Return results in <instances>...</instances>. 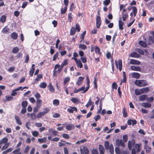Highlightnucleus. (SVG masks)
Instances as JSON below:
<instances>
[{
    "label": "nucleus",
    "mask_w": 154,
    "mask_h": 154,
    "mask_svg": "<svg viewBox=\"0 0 154 154\" xmlns=\"http://www.w3.org/2000/svg\"><path fill=\"white\" fill-rule=\"evenodd\" d=\"M135 84L140 87L145 86L148 85L146 81L143 80H136L135 82Z\"/></svg>",
    "instance_id": "nucleus-1"
},
{
    "label": "nucleus",
    "mask_w": 154,
    "mask_h": 154,
    "mask_svg": "<svg viewBox=\"0 0 154 154\" xmlns=\"http://www.w3.org/2000/svg\"><path fill=\"white\" fill-rule=\"evenodd\" d=\"M116 145L118 146H121L124 148L125 146V143L122 139L120 140L118 139L116 141Z\"/></svg>",
    "instance_id": "nucleus-2"
},
{
    "label": "nucleus",
    "mask_w": 154,
    "mask_h": 154,
    "mask_svg": "<svg viewBox=\"0 0 154 154\" xmlns=\"http://www.w3.org/2000/svg\"><path fill=\"white\" fill-rule=\"evenodd\" d=\"M80 150L81 154H89V150L88 148L86 146H84L83 149L81 148Z\"/></svg>",
    "instance_id": "nucleus-3"
},
{
    "label": "nucleus",
    "mask_w": 154,
    "mask_h": 154,
    "mask_svg": "<svg viewBox=\"0 0 154 154\" xmlns=\"http://www.w3.org/2000/svg\"><path fill=\"white\" fill-rule=\"evenodd\" d=\"M96 26L97 28H99L101 23L100 17L98 16L96 17Z\"/></svg>",
    "instance_id": "nucleus-4"
},
{
    "label": "nucleus",
    "mask_w": 154,
    "mask_h": 154,
    "mask_svg": "<svg viewBox=\"0 0 154 154\" xmlns=\"http://www.w3.org/2000/svg\"><path fill=\"white\" fill-rule=\"evenodd\" d=\"M122 14L123 20V21H125L126 20V18L128 17V16L127 13L126 12L125 9H124L123 10Z\"/></svg>",
    "instance_id": "nucleus-5"
},
{
    "label": "nucleus",
    "mask_w": 154,
    "mask_h": 154,
    "mask_svg": "<svg viewBox=\"0 0 154 154\" xmlns=\"http://www.w3.org/2000/svg\"><path fill=\"white\" fill-rule=\"evenodd\" d=\"M135 142L134 140H132L131 141H129L128 142V147L129 150H131L132 146H134L135 145Z\"/></svg>",
    "instance_id": "nucleus-6"
},
{
    "label": "nucleus",
    "mask_w": 154,
    "mask_h": 154,
    "mask_svg": "<svg viewBox=\"0 0 154 154\" xmlns=\"http://www.w3.org/2000/svg\"><path fill=\"white\" fill-rule=\"evenodd\" d=\"M70 108H68L67 109V111L69 113H72L74 111H75L76 112H77V108L74 106H70Z\"/></svg>",
    "instance_id": "nucleus-7"
},
{
    "label": "nucleus",
    "mask_w": 154,
    "mask_h": 154,
    "mask_svg": "<svg viewBox=\"0 0 154 154\" xmlns=\"http://www.w3.org/2000/svg\"><path fill=\"white\" fill-rule=\"evenodd\" d=\"M127 122L128 125H132L133 126H134L136 124L137 122L135 119H128L127 121Z\"/></svg>",
    "instance_id": "nucleus-8"
},
{
    "label": "nucleus",
    "mask_w": 154,
    "mask_h": 154,
    "mask_svg": "<svg viewBox=\"0 0 154 154\" xmlns=\"http://www.w3.org/2000/svg\"><path fill=\"white\" fill-rule=\"evenodd\" d=\"M129 64L134 65H139L140 64V62L139 61L132 59L130 60Z\"/></svg>",
    "instance_id": "nucleus-9"
},
{
    "label": "nucleus",
    "mask_w": 154,
    "mask_h": 154,
    "mask_svg": "<svg viewBox=\"0 0 154 154\" xmlns=\"http://www.w3.org/2000/svg\"><path fill=\"white\" fill-rule=\"evenodd\" d=\"M74 128L75 126L72 124H69L66 126V129L69 131L74 129Z\"/></svg>",
    "instance_id": "nucleus-10"
},
{
    "label": "nucleus",
    "mask_w": 154,
    "mask_h": 154,
    "mask_svg": "<svg viewBox=\"0 0 154 154\" xmlns=\"http://www.w3.org/2000/svg\"><path fill=\"white\" fill-rule=\"evenodd\" d=\"M131 69L135 71H140L141 69L139 66H131Z\"/></svg>",
    "instance_id": "nucleus-11"
},
{
    "label": "nucleus",
    "mask_w": 154,
    "mask_h": 154,
    "mask_svg": "<svg viewBox=\"0 0 154 154\" xmlns=\"http://www.w3.org/2000/svg\"><path fill=\"white\" fill-rule=\"evenodd\" d=\"M129 57L134 58H139L140 57V55L136 52H134L130 54Z\"/></svg>",
    "instance_id": "nucleus-12"
},
{
    "label": "nucleus",
    "mask_w": 154,
    "mask_h": 154,
    "mask_svg": "<svg viewBox=\"0 0 154 154\" xmlns=\"http://www.w3.org/2000/svg\"><path fill=\"white\" fill-rule=\"evenodd\" d=\"M124 24L121 18L120 17L119 20V29L121 30H123V26Z\"/></svg>",
    "instance_id": "nucleus-13"
},
{
    "label": "nucleus",
    "mask_w": 154,
    "mask_h": 154,
    "mask_svg": "<svg viewBox=\"0 0 154 154\" xmlns=\"http://www.w3.org/2000/svg\"><path fill=\"white\" fill-rule=\"evenodd\" d=\"M147 98V96L146 94L141 95L139 97V101H144Z\"/></svg>",
    "instance_id": "nucleus-14"
},
{
    "label": "nucleus",
    "mask_w": 154,
    "mask_h": 154,
    "mask_svg": "<svg viewBox=\"0 0 154 154\" xmlns=\"http://www.w3.org/2000/svg\"><path fill=\"white\" fill-rule=\"evenodd\" d=\"M10 30L9 28L5 26L2 29V32L3 33L7 34L9 33Z\"/></svg>",
    "instance_id": "nucleus-15"
},
{
    "label": "nucleus",
    "mask_w": 154,
    "mask_h": 154,
    "mask_svg": "<svg viewBox=\"0 0 154 154\" xmlns=\"http://www.w3.org/2000/svg\"><path fill=\"white\" fill-rule=\"evenodd\" d=\"M8 141V139L6 137H4L3 139L0 140V145L3 144H5L7 143V142Z\"/></svg>",
    "instance_id": "nucleus-16"
},
{
    "label": "nucleus",
    "mask_w": 154,
    "mask_h": 154,
    "mask_svg": "<svg viewBox=\"0 0 154 154\" xmlns=\"http://www.w3.org/2000/svg\"><path fill=\"white\" fill-rule=\"evenodd\" d=\"M141 106L145 108H149L151 107V104L148 103H143L141 104Z\"/></svg>",
    "instance_id": "nucleus-17"
},
{
    "label": "nucleus",
    "mask_w": 154,
    "mask_h": 154,
    "mask_svg": "<svg viewBox=\"0 0 154 154\" xmlns=\"http://www.w3.org/2000/svg\"><path fill=\"white\" fill-rule=\"evenodd\" d=\"M132 77L137 79H139L140 76V74L137 72H134L132 74Z\"/></svg>",
    "instance_id": "nucleus-18"
},
{
    "label": "nucleus",
    "mask_w": 154,
    "mask_h": 154,
    "mask_svg": "<svg viewBox=\"0 0 154 154\" xmlns=\"http://www.w3.org/2000/svg\"><path fill=\"white\" fill-rule=\"evenodd\" d=\"M11 38L14 40H16L18 37L17 34L15 32H12L11 35Z\"/></svg>",
    "instance_id": "nucleus-19"
},
{
    "label": "nucleus",
    "mask_w": 154,
    "mask_h": 154,
    "mask_svg": "<svg viewBox=\"0 0 154 154\" xmlns=\"http://www.w3.org/2000/svg\"><path fill=\"white\" fill-rule=\"evenodd\" d=\"M36 106L38 108L40 107L42 104V100L40 99H38L36 101Z\"/></svg>",
    "instance_id": "nucleus-20"
},
{
    "label": "nucleus",
    "mask_w": 154,
    "mask_h": 154,
    "mask_svg": "<svg viewBox=\"0 0 154 154\" xmlns=\"http://www.w3.org/2000/svg\"><path fill=\"white\" fill-rule=\"evenodd\" d=\"M15 119L16 120L17 123L18 125H22V122L20 121V118L18 116L15 115Z\"/></svg>",
    "instance_id": "nucleus-21"
},
{
    "label": "nucleus",
    "mask_w": 154,
    "mask_h": 154,
    "mask_svg": "<svg viewBox=\"0 0 154 154\" xmlns=\"http://www.w3.org/2000/svg\"><path fill=\"white\" fill-rule=\"evenodd\" d=\"M84 79V78L80 76L78 78V80L76 83L78 86H79L81 84V82H82Z\"/></svg>",
    "instance_id": "nucleus-22"
},
{
    "label": "nucleus",
    "mask_w": 154,
    "mask_h": 154,
    "mask_svg": "<svg viewBox=\"0 0 154 154\" xmlns=\"http://www.w3.org/2000/svg\"><path fill=\"white\" fill-rule=\"evenodd\" d=\"M76 32L75 29L74 27H72L70 30V34L71 35H74Z\"/></svg>",
    "instance_id": "nucleus-23"
},
{
    "label": "nucleus",
    "mask_w": 154,
    "mask_h": 154,
    "mask_svg": "<svg viewBox=\"0 0 154 154\" xmlns=\"http://www.w3.org/2000/svg\"><path fill=\"white\" fill-rule=\"evenodd\" d=\"M48 87L50 91L51 92H54L55 91L53 86L52 85L51 83H49Z\"/></svg>",
    "instance_id": "nucleus-24"
},
{
    "label": "nucleus",
    "mask_w": 154,
    "mask_h": 154,
    "mask_svg": "<svg viewBox=\"0 0 154 154\" xmlns=\"http://www.w3.org/2000/svg\"><path fill=\"white\" fill-rule=\"evenodd\" d=\"M97 75H95L94 77V88L95 89H97Z\"/></svg>",
    "instance_id": "nucleus-25"
},
{
    "label": "nucleus",
    "mask_w": 154,
    "mask_h": 154,
    "mask_svg": "<svg viewBox=\"0 0 154 154\" xmlns=\"http://www.w3.org/2000/svg\"><path fill=\"white\" fill-rule=\"evenodd\" d=\"M141 90L143 94L149 91V87L143 88L141 89Z\"/></svg>",
    "instance_id": "nucleus-26"
},
{
    "label": "nucleus",
    "mask_w": 154,
    "mask_h": 154,
    "mask_svg": "<svg viewBox=\"0 0 154 154\" xmlns=\"http://www.w3.org/2000/svg\"><path fill=\"white\" fill-rule=\"evenodd\" d=\"M132 12L133 13V15H134V17H135L137 12V8L136 7H132Z\"/></svg>",
    "instance_id": "nucleus-27"
},
{
    "label": "nucleus",
    "mask_w": 154,
    "mask_h": 154,
    "mask_svg": "<svg viewBox=\"0 0 154 154\" xmlns=\"http://www.w3.org/2000/svg\"><path fill=\"white\" fill-rule=\"evenodd\" d=\"M144 52L146 53H148V51L144 49L143 50L142 49H138V52L140 54L142 55H144Z\"/></svg>",
    "instance_id": "nucleus-28"
},
{
    "label": "nucleus",
    "mask_w": 154,
    "mask_h": 154,
    "mask_svg": "<svg viewBox=\"0 0 154 154\" xmlns=\"http://www.w3.org/2000/svg\"><path fill=\"white\" fill-rule=\"evenodd\" d=\"M76 63L78 67H79L80 68L83 67L82 64L79 60H78L77 61H76Z\"/></svg>",
    "instance_id": "nucleus-29"
},
{
    "label": "nucleus",
    "mask_w": 154,
    "mask_h": 154,
    "mask_svg": "<svg viewBox=\"0 0 154 154\" xmlns=\"http://www.w3.org/2000/svg\"><path fill=\"white\" fill-rule=\"evenodd\" d=\"M109 149L110 153L111 154H113L114 153V147L112 144H111L110 145Z\"/></svg>",
    "instance_id": "nucleus-30"
},
{
    "label": "nucleus",
    "mask_w": 154,
    "mask_h": 154,
    "mask_svg": "<svg viewBox=\"0 0 154 154\" xmlns=\"http://www.w3.org/2000/svg\"><path fill=\"white\" fill-rule=\"evenodd\" d=\"M6 19V17L5 15H3L0 18V21L2 23H5Z\"/></svg>",
    "instance_id": "nucleus-31"
},
{
    "label": "nucleus",
    "mask_w": 154,
    "mask_h": 154,
    "mask_svg": "<svg viewBox=\"0 0 154 154\" xmlns=\"http://www.w3.org/2000/svg\"><path fill=\"white\" fill-rule=\"evenodd\" d=\"M135 94L137 95H140L142 94H143L142 92L141 91V89H136L135 90Z\"/></svg>",
    "instance_id": "nucleus-32"
},
{
    "label": "nucleus",
    "mask_w": 154,
    "mask_h": 154,
    "mask_svg": "<svg viewBox=\"0 0 154 154\" xmlns=\"http://www.w3.org/2000/svg\"><path fill=\"white\" fill-rule=\"evenodd\" d=\"M95 51L96 53H98L100 55L101 54V53L100 51V48L97 46H95Z\"/></svg>",
    "instance_id": "nucleus-33"
},
{
    "label": "nucleus",
    "mask_w": 154,
    "mask_h": 154,
    "mask_svg": "<svg viewBox=\"0 0 154 154\" xmlns=\"http://www.w3.org/2000/svg\"><path fill=\"white\" fill-rule=\"evenodd\" d=\"M119 64V69L120 71H121L122 69V61L121 60H119L118 61Z\"/></svg>",
    "instance_id": "nucleus-34"
},
{
    "label": "nucleus",
    "mask_w": 154,
    "mask_h": 154,
    "mask_svg": "<svg viewBox=\"0 0 154 154\" xmlns=\"http://www.w3.org/2000/svg\"><path fill=\"white\" fill-rule=\"evenodd\" d=\"M123 78L122 80L123 83H126L127 81V78L126 76V75L125 72L123 71Z\"/></svg>",
    "instance_id": "nucleus-35"
},
{
    "label": "nucleus",
    "mask_w": 154,
    "mask_h": 154,
    "mask_svg": "<svg viewBox=\"0 0 154 154\" xmlns=\"http://www.w3.org/2000/svg\"><path fill=\"white\" fill-rule=\"evenodd\" d=\"M47 85L46 83L45 82H42L40 83L39 85V87L42 88H46Z\"/></svg>",
    "instance_id": "nucleus-36"
},
{
    "label": "nucleus",
    "mask_w": 154,
    "mask_h": 154,
    "mask_svg": "<svg viewBox=\"0 0 154 154\" xmlns=\"http://www.w3.org/2000/svg\"><path fill=\"white\" fill-rule=\"evenodd\" d=\"M28 103L27 101H23L21 103V106L23 108H26L27 106Z\"/></svg>",
    "instance_id": "nucleus-37"
},
{
    "label": "nucleus",
    "mask_w": 154,
    "mask_h": 154,
    "mask_svg": "<svg viewBox=\"0 0 154 154\" xmlns=\"http://www.w3.org/2000/svg\"><path fill=\"white\" fill-rule=\"evenodd\" d=\"M68 20L70 22H71L72 20V13L69 12L68 14Z\"/></svg>",
    "instance_id": "nucleus-38"
},
{
    "label": "nucleus",
    "mask_w": 154,
    "mask_h": 154,
    "mask_svg": "<svg viewBox=\"0 0 154 154\" xmlns=\"http://www.w3.org/2000/svg\"><path fill=\"white\" fill-rule=\"evenodd\" d=\"M45 115L43 112H39L37 115L36 117L37 118H40L42 117Z\"/></svg>",
    "instance_id": "nucleus-39"
},
{
    "label": "nucleus",
    "mask_w": 154,
    "mask_h": 154,
    "mask_svg": "<svg viewBox=\"0 0 154 154\" xmlns=\"http://www.w3.org/2000/svg\"><path fill=\"white\" fill-rule=\"evenodd\" d=\"M13 150V149L11 148H10L2 152V154H6L7 153L11 152Z\"/></svg>",
    "instance_id": "nucleus-40"
},
{
    "label": "nucleus",
    "mask_w": 154,
    "mask_h": 154,
    "mask_svg": "<svg viewBox=\"0 0 154 154\" xmlns=\"http://www.w3.org/2000/svg\"><path fill=\"white\" fill-rule=\"evenodd\" d=\"M19 51V48L17 47H14L12 50V52L14 54L17 53Z\"/></svg>",
    "instance_id": "nucleus-41"
},
{
    "label": "nucleus",
    "mask_w": 154,
    "mask_h": 154,
    "mask_svg": "<svg viewBox=\"0 0 154 154\" xmlns=\"http://www.w3.org/2000/svg\"><path fill=\"white\" fill-rule=\"evenodd\" d=\"M109 143L108 141H105L104 143V146L106 150H108L109 149Z\"/></svg>",
    "instance_id": "nucleus-42"
},
{
    "label": "nucleus",
    "mask_w": 154,
    "mask_h": 154,
    "mask_svg": "<svg viewBox=\"0 0 154 154\" xmlns=\"http://www.w3.org/2000/svg\"><path fill=\"white\" fill-rule=\"evenodd\" d=\"M79 48L85 50L87 48L86 46L84 44H80L79 45Z\"/></svg>",
    "instance_id": "nucleus-43"
},
{
    "label": "nucleus",
    "mask_w": 154,
    "mask_h": 154,
    "mask_svg": "<svg viewBox=\"0 0 154 154\" xmlns=\"http://www.w3.org/2000/svg\"><path fill=\"white\" fill-rule=\"evenodd\" d=\"M46 138L44 137L42 138H39L38 139V141L40 143H42L43 142H45L46 141Z\"/></svg>",
    "instance_id": "nucleus-44"
},
{
    "label": "nucleus",
    "mask_w": 154,
    "mask_h": 154,
    "mask_svg": "<svg viewBox=\"0 0 154 154\" xmlns=\"http://www.w3.org/2000/svg\"><path fill=\"white\" fill-rule=\"evenodd\" d=\"M68 61V60H65L64 61V62H63L61 63L60 67L61 68H62V69H63V66H64L66 65L67 64Z\"/></svg>",
    "instance_id": "nucleus-45"
},
{
    "label": "nucleus",
    "mask_w": 154,
    "mask_h": 154,
    "mask_svg": "<svg viewBox=\"0 0 154 154\" xmlns=\"http://www.w3.org/2000/svg\"><path fill=\"white\" fill-rule=\"evenodd\" d=\"M20 148L15 149L14 150L12 153L14 154H21L20 152Z\"/></svg>",
    "instance_id": "nucleus-46"
},
{
    "label": "nucleus",
    "mask_w": 154,
    "mask_h": 154,
    "mask_svg": "<svg viewBox=\"0 0 154 154\" xmlns=\"http://www.w3.org/2000/svg\"><path fill=\"white\" fill-rule=\"evenodd\" d=\"M60 101L58 100L55 99L53 100V104L54 105L57 106L59 105Z\"/></svg>",
    "instance_id": "nucleus-47"
},
{
    "label": "nucleus",
    "mask_w": 154,
    "mask_h": 154,
    "mask_svg": "<svg viewBox=\"0 0 154 154\" xmlns=\"http://www.w3.org/2000/svg\"><path fill=\"white\" fill-rule=\"evenodd\" d=\"M110 2V0H105L103 1V4L105 6H107Z\"/></svg>",
    "instance_id": "nucleus-48"
},
{
    "label": "nucleus",
    "mask_w": 154,
    "mask_h": 154,
    "mask_svg": "<svg viewBox=\"0 0 154 154\" xmlns=\"http://www.w3.org/2000/svg\"><path fill=\"white\" fill-rule=\"evenodd\" d=\"M9 143H7L5 144L1 148V150H3L7 148L9 146Z\"/></svg>",
    "instance_id": "nucleus-49"
},
{
    "label": "nucleus",
    "mask_w": 154,
    "mask_h": 154,
    "mask_svg": "<svg viewBox=\"0 0 154 154\" xmlns=\"http://www.w3.org/2000/svg\"><path fill=\"white\" fill-rule=\"evenodd\" d=\"M144 147L146 150V152H149L151 150V147L147 146L146 145H145Z\"/></svg>",
    "instance_id": "nucleus-50"
},
{
    "label": "nucleus",
    "mask_w": 154,
    "mask_h": 154,
    "mask_svg": "<svg viewBox=\"0 0 154 154\" xmlns=\"http://www.w3.org/2000/svg\"><path fill=\"white\" fill-rule=\"evenodd\" d=\"M139 44L144 47H145L147 46L146 44L144 41H142L139 42Z\"/></svg>",
    "instance_id": "nucleus-51"
},
{
    "label": "nucleus",
    "mask_w": 154,
    "mask_h": 154,
    "mask_svg": "<svg viewBox=\"0 0 154 154\" xmlns=\"http://www.w3.org/2000/svg\"><path fill=\"white\" fill-rule=\"evenodd\" d=\"M5 98L6 100L5 101H10L12 100L14 98L11 96H5Z\"/></svg>",
    "instance_id": "nucleus-52"
},
{
    "label": "nucleus",
    "mask_w": 154,
    "mask_h": 154,
    "mask_svg": "<svg viewBox=\"0 0 154 154\" xmlns=\"http://www.w3.org/2000/svg\"><path fill=\"white\" fill-rule=\"evenodd\" d=\"M67 7H65L63 9L61 8V13L62 14H64L67 10Z\"/></svg>",
    "instance_id": "nucleus-53"
},
{
    "label": "nucleus",
    "mask_w": 154,
    "mask_h": 154,
    "mask_svg": "<svg viewBox=\"0 0 154 154\" xmlns=\"http://www.w3.org/2000/svg\"><path fill=\"white\" fill-rule=\"evenodd\" d=\"M75 30L78 32H80V28L79 25L78 23H77L75 24Z\"/></svg>",
    "instance_id": "nucleus-54"
},
{
    "label": "nucleus",
    "mask_w": 154,
    "mask_h": 154,
    "mask_svg": "<svg viewBox=\"0 0 154 154\" xmlns=\"http://www.w3.org/2000/svg\"><path fill=\"white\" fill-rule=\"evenodd\" d=\"M152 34L153 38L151 36H150L149 38V39L152 42L154 43V31L152 32Z\"/></svg>",
    "instance_id": "nucleus-55"
},
{
    "label": "nucleus",
    "mask_w": 154,
    "mask_h": 154,
    "mask_svg": "<svg viewBox=\"0 0 154 154\" xmlns=\"http://www.w3.org/2000/svg\"><path fill=\"white\" fill-rule=\"evenodd\" d=\"M93 104H94V103L93 102L91 101V99L90 98L88 103L85 106L86 107H88L90 105H93Z\"/></svg>",
    "instance_id": "nucleus-56"
},
{
    "label": "nucleus",
    "mask_w": 154,
    "mask_h": 154,
    "mask_svg": "<svg viewBox=\"0 0 154 154\" xmlns=\"http://www.w3.org/2000/svg\"><path fill=\"white\" fill-rule=\"evenodd\" d=\"M101 99L100 102V105H99V109L98 110L97 113H100L102 110V103H101V99Z\"/></svg>",
    "instance_id": "nucleus-57"
},
{
    "label": "nucleus",
    "mask_w": 154,
    "mask_h": 154,
    "mask_svg": "<svg viewBox=\"0 0 154 154\" xmlns=\"http://www.w3.org/2000/svg\"><path fill=\"white\" fill-rule=\"evenodd\" d=\"M70 81V78L68 77L65 78L64 79L63 83L64 85L66 84Z\"/></svg>",
    "instance_id": "nucleus-58"
},
{
    "label": "nucleus",
    "mask_w": 154,
    "mask_h": 154,
    "mask_svg": "<svg viewBox=\"0 0 154 154\" xmlns=\"http://www.w3.org/2000/svg\"><path fill=\"white\" fill-rule=\"evenodd\" d=\"M115 152L116 154H120V149L118 147L115 148Z\"/></svg>",
    "instance_id": "nucleus-59"
},
{
    "label": "nucleus",
    "mask_w": 154,
    "mask_h": 154,
    "mask_svg": "<svg viewBox=\"0 0 154 154\" xmlns=\"http://www.w3.org/2000/svg\"><path fill=\"white\" fill-rule=\"evenodd\" d=\"M58 52H57L54 55L53 58V61H55L57 58L58 57Z\"/></svg>",
    "instance_id": "nucleus-60"
},
{
    "label": "nucleus",
    "mask_w": 154,
    "mask_h": 154,
    "mask_svg": "<svg viewBox=\"0 0 154 154\" xmlns=\"http://www.w3.org/2000/svg\"><path fill=\"white\" fill-rule=\"evenodd\" d=\"M86 141L87 140L86 139H82L80 140H78L77 141L76 143L77 144H80L81 143H84V142H86Z\"/></svg>",
    "instance_id": "nucleus-61"
},
{
    "label": "nucleus",
    "mask_w": 154,
    "mask_h": 154,
    "mask_svg": "<svg viewBox=\"0 0 154 154\" xmlns=\"http://www.w3.org/2000/svg\"><path fill=\"white\" fill-rule=\"evenodd\" d=\"M71 100L74 103H76L78 101V98L75 97L72 98L71 99Z\"/></svg>",
    "instance_id": "nucleus-62"
},
{
    "label": "nucleus",
    "mask_w": 154,
    "mask_h": 154,
    "mask_svg": "<svg viewBox=\"0 0 154 154\" xmlns=\"http://www.w3.org/2000/svg\"><path fill=\"white\" fill-rule=\"evenodd\" d=\"M30 116L32 120H35L36 119V115L34 113H30Z\"/></svg>",
    "instance_id": "nucleus-63"
},
{
    "label": "nucleus",
    "mask_w": 154,
    "mask_h": 154,
    "mask_svg": "<svg viewBox=\"0 0 154 154\" xmlns=\"http://www.w3.org/2000/svg\"><path fill=\"white\" fill-rule=\"evenodd\" d=\"M122 112L123 117L125 118L127 116V113L125 109H123Z\"/></svg>",
    "instance_id": "nucleus-64"
}]
</instances>
